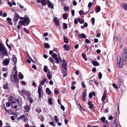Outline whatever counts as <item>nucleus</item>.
<instances>
[{"label": "nucleus", "mask_w": 127, "mask_h": 127, "mask_svg": "<svg viewBox=\"0 0 127 127\" xmlns=\"http://www.w3.org/2000/svg\"><path fill=\"white\" fill-rule=\"evenodd\" d=\"M0 54H2V55H6L7 53V51L6 50V48L4 45L0 42Z\"/></svg>", "instance_id": "obj_1"}, {"label": "nucleus", "mask_w": 127, "mask_h": 127, "mask_svg": "<svg viewBox=\"0 0 127 127\" xmlns=\"http://www.w3.org/2000/svg\"><path fill=\"white\" fill-rule=\"evenodd\" d=\"M30 22V18H25L24 20L20 21V25L24 26H27L28 25Z\"/></svg>", "instance_id": "obj_2"}, {"label": "nucleus", "mask_w": 127, "mask_h": 127, "mask_svg": "<svg viewBox=\"0 0 127 127\" xmlns=\"http://www.w3.org/2000/svg\"><path fill=\"white\" fill-rule=\"evenodd\" d=\"M19 93L21 95L23 96H27L29 98L30 95V93L29 91L27 90H25L24 89L22 90Z\"/></svg>", "instance_id": "obj_3"}, {"label": "nucleus", "mask_w": 127, "mask_h": 127, "mask_svg": "<svg viewBox=\"0 0 127 127\" xmlns=\"http://www.w3.org/2000/svg\"><path fill=\"white\" fill-rule=\"evenodd\" d=\"M117 64H118V65L121 67L123 65V60L120 56L117 57Z\"/></svg>", "instance_id": "obj_4"}, {"label": "nucleus", "mask_w": 127, "mask_h": 127, "mask_svg": "<svg viewBox=\"0 0 127 127\" xmlns=\"http://www.w3.org/2000/svg\"><path fill=\"white\" fill-rule=\"evenodd\" d=\"M123 58L125 61H127V48H126L124 51Z\"/></svg>", "instance_id": "obj_5"}, {"label": "nucleus", "mask_w": 127, "mask_h": 127, "mask_svg": "<svg viewBox=\"0 0 127 127\" xmlns=\"http://www.w3.org/2000/svg\"><path fill=\"white\" fill-rule=\"evenodd\" d=\"M42 87L40 86L38 88V99H41V97L43 95L42 91Z\"/></svg>", "instance_id": "obj_6"}, {"label": "nucleus", "mask_w": 127, "mask_h": 127, "mask_svg": "<svg viewBox=\"0 0 127 127\" xmlns=\"http://www.w3.org/2000/svg\"><path fill=\"white\" fill-rule=\"evenodd\" d=\"M19 18H20V16L17 13H15L14 15V17L13 19L14 22L16 23L18 20Z\"/></svg>", "instance_id": "obj_7"}, {"label": "nucleus", "mask_w": 127, "mask_h": 127, "mask_svg": "<svg viewBox=\"0 0 127 127\" xmlns=\"http://www.w3.org/2000/svg\"><path fill=\"white\" fill-rule=\"evenodd\" d=\"M10 60L8 59H5L3 61V64L5 66L7 65L9 62Z\"/></svg>", "instance_id": "obj_8"}, {"label": "nucleus", "mask_w": 127, "mask_h": 127, "mask_svg": "<svg viewBox=\"0 0 127 127\" xmlns=\"http://www.w3.org/2000/svg\"><path fill=\"white\" fill-rule=\"evenodd\" d=\"M48 3V5L49 8L52 9L54 8L53 4L49 0H47Z\"/></svg>", "instance_id": "obj_9"}, {"label": "nucleus", "mask_w": 127, "mask_h": 127, "mask_svg": "<svg viewBox=\"0 0 127 127\" xmlns=\"http://www.w3.org/2000/svg\"><path fill=\"white\" fill-rule=\"evenodd\" d=\"M13 77L14 79V82L16 84L17 86L18 85L19 83V79L17 78V77L15 76H14V77Z\"/></svg>", "instance_id": "obj_10"}, {"label": "nucleus", "mask_w": 127, "mask_h": 127, "mask_svg": "<svg viewBox=\"0 0 127 127\" xmlns=\"http://www.w3.org/2000/svg\"><path fill=\"white\" fill-rule=\"evenodd\" d=\"M106 94L107 91L106 90H105L102 98L101 99L102 101H104L105 100L106 95Z\"/></svg>", "instance_id": "obj_11"}, {"label": "nucleus", "mask_w": 127, "mask_h": 127, "mask_svg": "<svg viewBox=\"0 0 127 127\" xmlns=\"http://www.w3.org/2000/svg\"><path fill=\"white\" fill-rule=\"evenodd\" d=\"M54 22L56 26H59L60 25V21L59 20H58V18H55Z\"/></svg>", "instance_id": "obj_12"}, {"label": "nucleus", "mask_w": 127, "mask_h": 127, "mask_svg": "<svg viewBox=\"0 0 127 127\" xmlns=\"http://www.w3.org/2000/svg\"><path fill=\"white\" fill-rule=\"evenodd\" d=\"M112 126L113 127H118V124L116 122V119H115V120L114 121L113 123H111Z\"/></svg>", "instance_id": "obj_13"}, {"label": "nucleus", "mask_w": 127, "mask_h": 127, "mask_svg": "<svg viewBox=\"0 0 127 127\" xmlns=\"http://www.w3.org/2000/svg\"><path fill=\"white\" fill-rule=\"evenodd\" d=\"M12 107L14 109H16V108L17 107V103L15 101H13L12 102Z\"/></svg>", "instance_id": "obj_14"}, {"label": "nucleus", "mask_w": 127, "mask_h": 127, "mask_svg": "<svg viewBox=\"0 0 127 127\" xmlns=\"http://www.w3.org/2000/svg\"><path fill=\"white\" fill-rule=\"evenodd\" d=\"M78 36L79 38H81L82 37L83 38H85L86 37L85 35L83 33H82L81 34H78Z\"/></svg>", "instance_id": "obj_15"}, {"label": "nucleus", "mask_w": 127, "mask_h": 127, "mask_svg": "<svg viewBox=\"0 0 127 127\" xmlns=\"http://www.w3.org/2000/svg\"><path fill=\"white\" fill-rule=\"evenodd\" d=\"M62 67L64 68V69L66 70L67 69V64L66 62H64V61H63V63L62 64Z\"/></svg>", "instance_id": "obj_16"}, {"label": "nucleus", "mask_w": 127, "mask_h": 127, "mask_svg": "<svg viewBox=\"0 0 127 127\" xmlns=\"http://www.w3.org/2000/svg\"><path fill=\"white\" fill-rule=\"evenodd\" d=\"M63 47L64 50L66 51H68L69 49V47L68 45H67L66 44L64 45L63 46Z\"/></svg>", "instance_id": "obj_17"}, {"label": "nucleus", "mask_w": 127, "mask_h": 127, "mask_svg": "<svg viewBox=\"0 0 127 127\" xmlns=\"http://www.w3.org/2000/svg\"><path fill=\"white\" fill-rule=\"evenodd\" d=\"M101 8L99 6L98 7L96 6L95 8V10L97 13L99 12Z\"/></svg>", "instance_id": "obj_18"}, {"label": "nucleus", "mask_w": 127, "mask_h": 127, "mask_svg": "<svg viewBox=\"0 0 127 127\" xmlns=\"http://www.w3.org/2000/svg\"><path fill=\"white\" fill-rule=\"evenodd\" d=\"M122 7L125 9L127 10V4L126 3H123L122 4Z\"/></svg>", "instance_id": "obj_19"}, {"label": "nucleus", "mask_w": 127, "mask_h": 127, "mask_svg": "<svg viewBox=\"0 0 127 127\" xmlns=\"http://www.w3.org/2000/svg\"><path fill=\"white\" fill-rule=\"evenodd\" d=\"M92 63L94 66H98L99 65V63L96 61H93Z\"/></svg>", "instance_id": "obj_20"}, {"label": "nucleus", "mask_w": 127, "mask_h": 127, "mask_svg": "<svg viewBox=\"0 0 127 127\" xmlns=\"http://www.w3.org/2000/svg\"><path fill=\"white\" fill-rule=\"evenodd\" d=\"M64 42L65 43H67L69 42V40L66 36H64Z\"/></svg>", "instance_id": "obj_21"}, {"label": "nucleus", "mask_w": 127, "mask_h": 127, "mask_svg": "<svg viewBox=\"0 0 127 127\" xmlns=\"http://www.w3.org/2000/svg\"><path fill=\"white\" fill-rule=\"evenodd\" d=\"M13 61L15 63V65L17 63V58L15 56L13 55Z\"/></svg>", "instance_id": "obj_22"}, {"label": "nucleus", "mask_w": 127, "mask_h": 127, "mask_svg": "<svg viewBox=\"0 0 127 127\" xmlns=\"http://www.w3.org/2000/svg\"><path fill=\"white\" fill-rule=\"evenodd\" d=\"M46 93L48 95H50L51 93V92L48 88H47L46 89Z\"/></svg>", "instance_id": "obj_23"}, {"label": "nucleus", "mask_w": 127, "mask_h": 127, "mask_svg": "<svg viewBox=\"0 0 127 127\" xmlns=\"http://www.w3.org/2000/svg\"><path fill=\"white\" fill-rule=\"evenodd\" d=\"M17 101L19 103V105L20 106H22V100L21 98H19L17 100Z\"/></svg>", "instance_id": "obj_24"}, {"label": "nucleus", "mask_w": 127, "mask_h": 127, "mask_svg": "<svg viewBox=\"0 0 127 127\" xmlns=\"http://www.w3.org/2000/svg\"><path fill=\"white\" fill-rule=\"evenodd\" d=\"M43 70L45 73H46L48 71H49V70L48 69L47 66L45 65L44 66Z\"/></svg>", "instance_id": "obj_25"}, {"label": "nucleus", "mask_w": 127, "mask_h": 127, "mask_svg": "<svg viewBox=\"0 0 127 127\" xmlns=\"http://www.w3.org/2000/svg\"><path fill=\"white\" fill-rule=\"evenodd\" d=\"M24 108L26 110V112H28V110H30V108L27 105H26L24 106Z\"/></svg>", "instance_id": "obj_26"}, {"label": "nucleus", "mask_w": 127, "mask_h": 127, "mask_svg": "<svg viewBox=\"0 0 127 127\" xmlns=\"http://www.w3.org/2000/svg\"><path fill=\"white\" fill-rule=\"evenodd\" d=\"M47 75L48 78L50 80L52 77V75L50 74L49 72L47 73Z\"/></svg>", "instance_id": "obj_27"}, {"label": "nucleus", "mask_w": 127, "mask_h": 127, "mask_svg": "<svg viewBox=\"0 0 127 127\" xmlns=\"http://www.w3.org/2000/svg\"><path fill=\"white\" fill-rule=\"evenodd\" d=\"M62 73L63 74V76L64 77L66 76L67 75L66 70H64L62 72Z\"/></svg>", "instance_id": "obj_28"}, {"label": "nucleus", "mask_w": 127, "mask_h": 127, "mask_svg": "<svg viewBox=\"0 0 127 127\" xmlns=\"http://www.w3.org/2000/svg\"><path fill=\"white\" fill-rule=\"evenodd\" d=\"M44 46L46 48H48L50 47V45L48 43H45Z\"/></svg>", "instance_id": "obj_29"}, {"label": "nucleus", "mask_w": 127, "mask_h": 127, "mask_svg": "<svg viewBox=\"0 0 127 127\" xmlns=\"http://www.w3.org/2000/svg\"><path fill=\"white\" fill-rule=\"evenodd\" d=\"M9 102H13L14 101H13V98H12V96L11 95L10 96L9 98Z\"/></svg>", "instance_id": "obj_30"}, {"label": "nucleus", "mask_w": 127, "mask_h": 127, "mask_svg": "<svg viewBox=\"0 0 127 127\" xmlns=\"http://www.w3.org/2000/svg\"><path fill=\"white\" fill-rule=\"evenodd\" d=\"M46 80V79H44L43 80H42L40 82V84L41 85H43L44 84Z\"/></svg>", "instance_id": "obj_31"}, {"label": "nucleus", "mask_w": 127, "mask_h": 127, "mask_svg": "<svg viewBox=\"0 0 127 127\" xmlns=\"http://www.w3.org/2000/svg\"><path fill=\"white\" fill-rule=\"evenodd\" d=\"M79 14L80 15H85V14L84 12V11L80 10L79 12Z\"/></svg>", "instance_id": "obj_32"}, {"label": "nucleus", "mask_w": 127, "mask_h": 127, "mask_svg": "<svg viewBox=\"0 0 127 127\" xmlns=\"http://www.w3.org/2000/svg\"><path fill=\"white\" fill-rule=\"evenodd\" d=\"M48 102L49 104L50 105H51L52 104V100L51 98H50L48 99Z\"/></svg>", "instance_id": "obj_33"}, {"label": "nucleus", "mask_w": 127, "mask_h": 127, "mask_svg": "<svg viewBox=\"0 0 127 127\" xmlns=\"http://www.w3.org/2000/svg\"><path fill=\"white\" fill-rule=\"evenodd\" d=\"M24 31L25 32V33L27 34H29L30 33L29 31L26 29L25 28H24Z\"/></svg>", "instance_id": "obj_34"}, {"label": "nucleus", "mask_w": 127, "mask_h": 127, "mask_svg": "<svg viewBox=\"0 0 127 127\" xmlns=\"http://www.w3.org/2000/svg\"><path fill=\"white\" fill-rule=\"evenodd\" d=\"M54 118L56 123H57L59 121V120L58 119L57 117L56 116H55Z\"/></svg>", "instance_id": "obj_35"}, {"label": "nucleus", "mask_w": 127, "mask_h": 127, "mask_svg": "<svg viewBox=\"0 0 127 127\" xmlns=\"http://www.w3.org/2000/svg\"><path fill=\"white\" fill-rule=\"evenodd\" d=\"M52 57H53L54 59H55L57 57V55L55 53L53 54H52Z\"/></svg>", "instance_id": "obj_36"}, {"label": "nucleus", "mask_w": 127, "mask_h": 127, "mask_svg": "<svg viewBox=\"0 0 127 127\" xmlns=\"http://www.w3.org/2000/svg\"><path fill=\"white\" fill-rule=\"evenodd\" d=\"M7 112H8L9 114L13 115L14 114L13 112L11 110H8Z\"/></svg>", "instance_id": "obj_37"}, {"label": "nucleus", "mask_w": 127, "mask_h": 127, "mask_svg": "<svg viewBox=\"0 0 127 127\" xmlns=\"http://www.w3.org/2000/svg\"><path fill=\"white\" fill-rule=\"evenodd\" d=\"M8 41V39H7L6 40V45H7V46L9 48L10 50V49L11 48V47L8 44L7 42Z\"/></svg>", "instance_id": "obj_38"}, {"label": "nucleus", "mask_w": 127, "mask_h": 127, "mask_svg": "<svg viewBox=\"0 0 127 127\" xmlns=\"http://www.w3.org/2000/svg\"><path fill=\"white\" fill-rule=\"evenodd\" d=\"M49 60L53 64H54L55 63V62L53 60L52 58L51 57L49 58Z\"/></svg>", "instance_id": "obj_39"}, {"label": "nucleus", "mask_w": 127, "mask_h": 127, "mask_svg": "<svg viewBox=\"0 0 127 127\" xmlns=\"http://www.w3.org/2000/svg\"><path fill=\"white\" fill-rule=\"evenodd\" d=\"M102 74L100 72H99L98 73V77L99 79H101L102 77Z\"/></svg>", "instance_id": "obj_40"}, {"label": "nucleus", "mask_w": 127, "mask_h": 127, "mask_svg": "<svg viewBox=\"0 0 127 127\" xmlns=\"http://www.w3.org/2000/svg\"><path fill=\"white\" fill-rule=\"evenodd\" d=\"M112 85L113 87L115 88L116 89H118V86H117V85L116 84H115L114 83H113L112 84Z\"/></svg>", "instance_id": "obj_41"}, {"label": "nucleus", "mask_w": 127, "mask_h": 127, "mask_svg": "<svg viewBox=\"0 0 127 127\" xmlns=\"http://www.w3.org/2000/svg\"><path fill=\"white\" fill-rule=\"evenodd\" d=\"M69 7H66L64 6V10L65 11H68L69 10Z\"/></svg>", "instance_id": "obj_42"}, {"label": "nucleus", "mask_w": 127, "mask_h": 127, "mask_svg": "<svg viewBox=\"0 0 127 127\" xmlns=\"http://www.w3.org/2000/svg\"><path fill=\"white\" fill-rule=\"evenodd\" d=\"M117 40L118 41H120L121 40V37L119 36H117L116 37Z\"/></svg>", "instance_id": "obj_43"}, {"label": "nucleus", "mask_w": 127, "mask_h": 127, "mask_svg": "<svg viewBox=\"0 0 127 127\" xmlns=\"http://www.w3.org/2000/svg\"><path fill=\"white\" fill-rule=\"evenodd\" d=\"M63 24L64 25V27L65 29H66L67 28V26L66 24L65 23H63Z\"/></svg>", "instance_id": "obj_44"}, {"label": "nucleus", "mask_w": 127, "mask_h": 127, "mask_svg": "<svg viewBox=\"0 0 127 127\" xmlns=\"http://www.w3.org/2000/svg\"><path fill=\"white\" fill-rule=\"evenodd\" d=\"M105 120V118L104 117H102L101 118V121L102 122H104Z\"/></svg>", "instance_id": "obj_45"}, {"label": "nucleus", "mask_w": 127, "mask_h": 127, "mask_svg": "<svg viewBox=\"0 0 127 127\" xmlns=\"http://www.w3.org/2000/svg\"><path fill=\"white\" fill-rule=\"evenodd\" d=\"M92 5V3L91 2H90L89 3L88 5V7H89V9H90V7Z\"/></svg>", "instance_id": "obj_46"}, {"label": "nucleus", "mask_w": 127, "mask_h": 127, "mask_svg": "<svg viewBox=\"0 0 127 127\" xmlns=\"http://www.w3.org/2000/svg\"><path fill=\"white\" fill-rule=\"evenodd\" d=\"M22 106H18L16 108V109H15L16 110H20Z\"/></svg>", "instance_id": "obj_47"}, {"label": "nucleus", "mask_w": 127, "mask_h": 127, "mask_svg": "<svg viewBox=\"0 0 127 127\" xmlns=\"http://www.w3.org/2000/svg\"><path fill=\"white\" fill-rule=\"evenodd\" d=\"M92 24L93 25H94V23L95 22V19L93 17L92 18Z\"/></svg>", "instance_id": "obj_48"}, {"label": "nucleus", "mask_w": 127, "mask_h": 127, "mask_svg": "<svg viewBox=\"0 0 127 127\" xmlns=\"http://www.w3.org/2000/svg\"><path fill=\"white\" fill-rule=\"evenodd\" d=\"M19 77L20 79H22L24 78V76L23 75L20 74L19 75Z\"/></svg>", "instance_id": "obj_49"}, {"label": "nucleus", "mask_w": 127, "mask_h": 127, "mask_svg": "<svg viewBox=\"0 0 127 127\" xmlns=\"http://www.w3.org/2000/svg\"><path fill=\"white\" fill-rule=\"evenodd\" d=\"M85 49H86L85 51L87 52L88 51V47L87 45H86L85 46Z\"/></svg>", "instance_id": "obj_50"}, {"label": "nucleus", "mask_w": 127, "mask_h": 127, "mask_svg": "<svg viewBox=\"0 0 127 127\" xmlns=\"http://www.w3.org/2000/svg\"><path fill=\"white\" fill-rule=\"evenodd\" d=\"M55 59L56 60V62L57 63H58L59 62V61L58 58L57 57H56L55 59Z\"/></svg>", "instance_id": "obj_51"}, {"label": "nucleus", "mask_w": 127, "mask_h": 127, "mask_svg": "<svg viewBox=\"0 0 127 127\" xmlns=\"http://www.w3.org/2000/svg\"><path fill=\"white\" fill-rule=\"evenodd\" d=\"M15 74H14L13 75V77H14V76H16V77H17V70H15Z\"/></svg>", "instance_id": "obj_52"}, {"label": "nucleus", "mask_w": 127, "mask_h": 127, "mask_svg": "<svg viewBox=\"0 0 127 127\" xmlns=\"http://www.w3.org/2000/svg\"><path fill=\"white\" fill-rule=\"evenodd\" d=\"M94 107V105L92 104L91 105H89V107L90 109H92Z\"/></svg>", "instance_id": "obj_53"}, {"label": "nucleus", "mask_w": 127, "mask_h": 127, "mask_svg": "<svg viewBox=\"0 0 127 127\" xmlns=\"http://www.w3.org/2000/svg\"><path fill=\"white\" fill-rule=\"evenodd\" d=\"M78 23V21L77 19L76 18H75L74 20V23L76 25Z\"/></svg>", "instance_id": "obj_54"}, {"label": "nucleus", "mask_w": 127, "mask_h": 127, "mask_svg": "<svg viewBox=\"0 0 127 127\" xmlns=\"http://www.w3.org/2000/svg\"><path fill=\"white\" fill-rule=\"evenodd\" d=\"M10 102H7L6 104V105L7 107H9L10 106L11 103H10Z\"/></svg>", "instance_id": "obj_55"}, {"label": "nucleus", "mask_w": 127, "mask_h": 127, "mask_svg": "<svg viewBox=\"0 0 127 127\" xmlns=\"http://www.w3.org/2000/svg\"><path fill=\"white\" fill-rule=\"evenodd\" d=\"M3 87L4 89H6L8 88L7 85V84L4 85L3 86Z\"/></svg>", "instance_id": "obj_56"}, {"label": "nucleus", "mask_w": 127, "mask_h": 127, "mask_svg": "<svg viewBox=\"0 0 127 127\" xmlns=\"http://www.w3.org/2000/svg\"><path fill=\"white\" fill-rule=\"evenodd\" d=\"M75 11L74 10H71V13L72 15V16H74V15Z\"/></svg>", "instance_id": "obj_57"}, {"label": "nucleus", "mask_w": 127, "mask_h": 127, "mask_svg": "<svg viewBox=\"0 0 127 127\" xmlns=\"http://www.w3.org/2000/svg\"><path fill=\"white\" fill-rule=\"evenodd\" d=\"M33 99L32 98L29 99V101L30 103H32L33 102Z\"/></svg>", "instance_id": "obj_58"}, {"label": "nucleus", "mask_w": 127, "mask_h": 127, "mask_svg": "<svg viewBox=\"0 0 127 127\" xmlns=\"http://www.w3.org/2000/svg\"><path fill=\"white\" fill-rule=\"evenodd\" d=\"M80 110L81 111H85L84 109L81 106H80L79 108Z\"/></svg>", "instance_id": "obj_59"}, {"label": "nucleus", "mask_w": 127, "mask_h": 127, "mask_svg": "<svg viewBox=\"0 0 127 127\" xmlns=\"http://www.w3.org/2000/svg\"><path fill=\"white\" fill-rule=\"evenodd\" d=\"M85 41V42L87 43H90V40L87 39H86Z\"/></svg>", "instance_id": "obj_60"}, {"label": "nucleus", "mask_w": 127, "mask_h": 127, "mask_svg": "<svg viewBox=\"0 0 127 127\" xmlns=\"http://www.w3.org/2000/svg\"><path fill=\"white\" fill-rule=\"evenodd\" d=\"M93 96L92 93L91 92H90L89 94V96L90 98H91Z\"/></svg>", "instance_id": "obj_61"}, {"label": "nucleus", "mask_w": 127, "mask_h": 127, "mask_svg": "<svg viewBox=\"0 0 127 127\" xmlns=\"http://www.w3.org/2000/svg\"><path fill=\"white\" fill-rule=\"evenodd\" d=\"M61 105V108L63 110V111H64L65 109V108L63 106L62 104Z\"/></svg>", "instance_id": "obj_62"}, {"label": "nucleus", "mask_w": 127, "mask_h": 127, "mask_svg": "<svg viewBox=\"0 0 127 127\" xmlns=\"http://www.w3.org/2000/svg\"><path fill=\"white\" fill-rule=\"evenodd\" d=\"M81 86L82 87L84 88H85L86 87V86L85 85V84L83 82L81 83Z\"/></svg>", "instance_id": "obj_63"}, {"label": "nucleus", "mask_w": 127, "mask_h": 127, "mask_svg": "<svg viewBox=\"0 0 127 127\" xmlns=\"http://www.w3.org/2000/svg\"><path fill=\"white\" fill-rule=\"evenodd\" d=\"M73 4L74 5L76 6L77 4V3L75 0H74L73 2Z\"/></svg>", "instance_id": "obj_64"}]
</instances>
